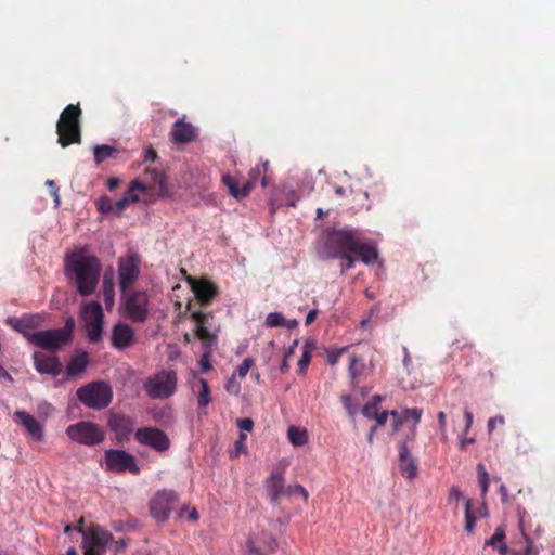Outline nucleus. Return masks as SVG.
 <instances>
[{"label":"nucleus","mask_w":555,"mask_h":555,"mask_svg":"<svg viewBox=\"0 0 555 555\" xmlns=\"http://www.w3.org/2000/svg\"><path fill=\"white\" fill-rule=\"evenodd\" d=\"M64 272L69 281L76 283L77 292L86 297L95 292L101 278L102 264L100 259L87 247H80L66 254Z\"/></svg>","instance_id":"nucleus-1"},{"label":"nucleus","mask_w":555,"mask_h":555,"mask_svg":"<svg viewBox=\"0 0 555 555\" xmlns=\"http://www.w3.org/2000/svg\"><path fill=\"white\" fill-rule=\"evenodd\" d=\"M143 162L146 165L141 176V201L152 203L169 194L165 169L156 151L149 146Z\"/></svg>","instance_id":"nucleus-2"},{"label":"nucleus","mask_w":555,"mask_h":555,"mask_svg":"<svg viewBox=\"0 0 555 555\" xmlns=\"http://www.w3.org/2000/svg\"><path fill=\"white\" fill-rule=\"evenodd\" d=\"M360 236V230L349 227L326 229L321 250L322 257L336 259L345 253L353 251Z\"/></svg>","instance_id":"nucleus-3"},{"label":"nucleus","mask_w":555,"mask_h":555,"mask_svg":"<svg viewBox=\"0 0 555 555\" xmlns=\"http://www.w3.org/2000/svg\"><path fill=\"white\" fill-rule=\"evenodd\" d=\"M137 257L132 255L119 261V287L121 298L127 313L135 321L139 319V293L131 291L130 287L137 278Z\"/></svg>","instance_id":"nucleus-4"},{"label":"nucleus","mask_w":555,"mask_h":555,"mask_svg":"<svg viewBox=\"0 0 555 555\" xmlns=\"http://www.w3.org/2000/svg\"><path fill=\"white\" fill-rule=\"evenodd\" d=\"M81 109L78 104H69L60 115L56 124L57 143L62 147L81 143Z\"/></svg>","instance_id":"nucleus-5"},{"label":"nucleus","mask_w":555,"mask_h":555,"mask_svg":"<svg viewBox=\"0 0 555 555\" xmlns=\"http://www.w3.org/2000/svg\"><path fill=\"white\" fill-rule=\"evenodd\" d=\"M74 321L69 318L63 327L25 333V338L43 350L56 351L72 339Z\"/></svg>","instance_id":"nucleus-6"},{"label":"nucleus","mask_w":555,"mask_h":555,"mask_svg":"<svg viewBox=\"0 0 555 555\" xmlns=\"http://www.w3.org/2000/svg\"><path fill=\"white\" fill-rule=\"evenodd\" d=\"M267 170L268 162L256 165L248 172V180L242 186H240L238 181L229 173L222 176V182L227 186L229 194L235 199L240 201L247 197L251 193L253 189L256 186L259 180H261L263 188L267 186Z\"/></svg>","instance_id":"nucleus-7"},{"label":"nucleus","mask_w":555,"mask_h":555,"mask_svg":"<svg viewBox=\"0 0 555 555\" xmlns=\"http://www.w3.org/2000/svg\"><path fill=\"white\" fill-rule=\"evenodd\" d=\"M76 396L85 406L102 410L112 402L113 391L107 383L95 380L78 388Z\"/></svg>","instance_id":"nucleus-8"},{"label":"nucleus","mask_w":555,"mask_h":555,"mask_svg":"<svg viewBox=\"0 0 555 555\" xmlns=\"http://www.w3.org/2000/svg\"><path fill=\"white\" fill-rule=\"evenodd\" d=\"M177 373L172 370H163L149 376L143 388L151 399H168L175 395L177 390Z\"/></svg>","instance_id":"nucleus-9"},{"label":"nucleus","mask_w":555,"mask_h":555,"mask_svg":"<svg viewBox=\"0 0 555 555\" xmlns=\"http://www.w3.org/2000/svg\"><path fill=\"white\" fill-rule=\"evenodd\" d=\"M66 435L70 440L89 447L101 443L105 438L103 428L96 423L89 421H81L69 425L66 428Z\"/></svg>","instance_id":"nucleus-10"},{"label":"nucleus","mask_w":555,"mask_h":555,"mask_svg":"<svg viewBox=\"0 0 555 555\" xmlns=\"http://www.w3.org/2000/svg\"><path fill=\"white\" fill-rule=\"evenodd\" d=\"M82 534L85 555H104L106 546L112 542L113 535L100 526L79 529Z\"/></svg>","instance_id":"nucleus-11"},{"label":"nucleus","mask_w":555,"mask_h":555,"mask_svg":"<svg viewBox=\"0 0 555 555\" xmlns=\"http://www.w3.org/2000/svg\"><path fill=\"white\" fill-rule=\"evenodd\" d=\"M82 315L86 323V331L92 343L99 341L103 331V310L98 301L85 305Z\"/></svg>","instance_id":"nucleus-12"},{"label":"nucleus","mask_w":555,"mask_h":555,"mask_svg":"<svg viewBox=\"0 0 555 555\" xmlns=\"http://www.w3.org/2000/svg\"><path fill=\"white\" fill-rule=\"evenodd\" d=\"M178 502V495L173 491H158L150 502V513L159 522L168 519L170 512Z\"/></svg>","instance_id":"nucleus-13"},{"label":"nucleus","mask_w":555,"mask_h":555,"mask_svg":"<svg viewBox=\"0 0 555 555\" xmlns=\"http://www.w3.org/2000/svg\"><path fill=\"white\" fill-rule=\"evenodd\" d=\"M105 469L113 473L131 472L135 474L139 468L133 455L124 450L109 449L105 451Z\"/></svg>","instance_id":"nucleus-14"},{"label":"nucleus","mask_w":555,"mask_h":555,"mask_svg":"<svg viewBox=\"0 0 555 555\" xmlns=\"http://www.w3.org/2000/svg\"><path fill=\"white\" fill-rule=\"evenodd\" d=\"M286 464L280 463L264 480V488L272 504L278 505L285 493Z\"/></svg>","instance_id":"nucleus-15"},{"label":"nucleus","mask_w":555,"mask_h":555,"mask_svg":"<svg viewBox=\"0 0 555 555\" xmlns=\"http://www.w3.org/2000/svg\"><path fill=\"white\" fill-rule=\"evenodd\" d=\"M168 435L156 427H141V446H146L157 453H165L170 448Z\"/></svg>","instance_id":"nucleus-16"},{"label":"nucleus","mask_w":555,"mask_h":555,"mask_svg":"<svg viewBox=\"0 0 555 555\" xmlns=\"http://www.w3.org/2000/svg\"><path fill=\"white\" fill-rule=\"evenodd\" d=\"M190 318L196 323L194 335L201 340L202 345L217 343V334L210 332L207 324L214 318L211 312L193 311Z\"/></svg>","instance_id":"nucleus-17"},{"label":"nucleus","mask_w":555,"mask_h":555,"mask_svg":"<svg viewBox=\"0 0 555 555\" xmlns=\"http://www.w3.org/2000/svg\"><path fill=\"white\" fill-rule=\"evenodd\" d=\"M14 422L22 425L31 440L40 442L44 438L43 425L31 414L25 411H16L13 415Z\"/></svg>","instance_id":"nucleus-18"},{"label":"nucleus","mask_w":555,"mask_h":555,"mask_svg":"<svg viewBox=\"0 0 555 555\" xmlns=\"http://www.w3.org/2000/svg\"><path fill=\"white\" fill-rule=\"evenodd\" d=\"M190 283L196 299L202 306H208L219 293L218 286L209 280L192 279Z\"/></svg>","instance_id":"nucleus-19"},{"label":"nucleus","mask_w":555,"mask_h":555,"mask_svg":"<svg viewBox=\"0 0 555 555\" xmlns=\"http://www.w3.org/2000/svg\"><path fill=\"white\" fill-rule=\"evenodd\" d=\"M197 132L195 127L184 121V117L178 119L170 131L171 141L175 144H186L196 139Z\"/></svg>","instance_id":"nucleus-20"},{"label":"nucleus","mask_w":555,"mask_h":555,"mask_svg":"<svg viewBox=\"0 0 555 555\" xmlns=\"http://www.w3.org/2000/svg\"><path fill=\"white\" fill-rule=\"evenodd\" d=\"M399 470L406 479H414L417 475V462L411 455L406 442L399 444Z\"/></svg>","instance_id":"nucleus-21"},{"label":"nucleus","mask_w":555,"mask_h":555,"mask_svg":"<svg viewBox=\"0 0 555 555\" xmlns=\"http://www.w3.org/2000/svg\"><path fill=\"white\" fill-rule=\"evenodd\" d=\"M33 358L36 370L41 374H50L56 376L62 371V364L59 358L55 356L35 352Z\"/></svg>","instance_id":"nucleus-22"},{"label":"nucleus","mask_w":555,"mask_h":555,"mask_svg":"<svg viewBox=\"0 0 555 555\" xmlns=\"http://www.w3.org/2000/svg\"><path fill=\"white\" fill-rule=\"evenodd\" d=\"M518 525L522 538L526 541V547L524 550L512 551V555H539V548L534 545L532 539L527 533L526 519L528 517L527 511L518 506L517 507Z\"/></svg>","instance_id":"nucleus-23"},{"label":"nucleus","mask_w":555,"mask_h":555,"mask_svg":"<svg viewBox=\"0 0 555 555\" xmlns=\"http://www.w3.org/2000/svg\"><path fill=\"white\" fill-rule=\"evenodd\" d=\"M139 201V178H134L129 185L127 193L114 203L115 215L119 216L131 203Z\"/></svg>","instance_id":"nucleus-24"},{"label":"nucleus","mask_w":555,"mask_h":555,"mask_svg":"<svg viewBox=\"0 0 555 555\" xmlns=\"http://www.w3.org/2000/svg\"><path fill=\"white\" fill-rule=\"evenodd\" d=\"M89 364L88 353L85 351L75 353L66 365L65 374L67 378L75 377L83 373Z\"/></svg>","instance_id":"nucleus-25"},{"label":"nucleus","mask_w":555,"mask_h":555,"mask_svg":"<svg viewBox=\"0 0 555 555\" xmlns=\"http://www.w3.org/2000/svg\"><path fill=\"white\" fill-rule=\"evenodd\" d=\"M133 337V332L129 325L117 324L113 328L112 343L113 346L121 349L130 345Z\"/></svg>","instance_id":"nucleus-26"},{"label":"nucleus","mask_w":555,"mask_h":555,"mask_svg":"<svg viewBox=\"0 0 555 555\" xmlns=\"http://www.w3.org/2000/svg\"><path fill=\"white\" fill-rule=\"evenodd\" d=\"M486 516L487 508L485 505L480 506L477 511H474L472 500H465V531L467 533H473L476 521Z\"/></svg>","instance_id":"nucleus-27"},{"label":"nucleus","mask_w":555,"mask_h":555,"mask_svg":"<svg viewBox=\"0 0 555 555\" xmlns=\"http://www.w3.org/2000/svg\"><path fill=\"white\" fill-rule=\"evenodd\" d=\"M353 253L356 256H359L361 260L366 264L374 263L378 257L376 248L367 243H364L361 236Z\"/></svg>","instance_id":"nucleus-28"},{"label":"nucleus","mask_w":555,"mask_h":555,"mask_svg":"<svg viewBox=\"0 0 555 555\" xmlns=\"http://www.w3.org/2000/svg\"><path fill=\"white\" fill-rule=\"evenodd\" d=\"M109 427L116 431L119 439H128L131 427L130 422L122 415H113L108 421Z\"/></svg>","instance_id":"nucleus-29"},{"label":"nucleus","mask_w":555,"mask_h":555,"mask_svg":"<svg viewBox=\"0 0 555 555\" xmlns=\"http://www.w3.org/2000/svg\"><path fill=\"white\" fill-rule=\"evenodd\" d=\"M118 155L119 151L112 145H95L93 149V157L96 165H100L107 159H116Z\"/></svg>","instance_id":"nucleus-30"},{"label":"nucleus","mask_w":555,"mask_h":555,"mask_svg":"<svg viewBox=\"0 0 555 555\" xmlns=\"http://www.w3.org/2000/svg\"><path fill=\"white\" fill-rule=\"evenodd\" d=\"M315 349V343L312 339H307L302 347V354L298 361V374L305 375L311 362L312 351Z\"/></svg>","instance_id":"nucleus-31"},{"label":"nucleus","mask_w":555,"mask_h":555,"mask_svg":"<svg viewBox=\"0 0 555 555\" xmlns=\"http://www.w3.org/2000/svg\"><path fill=\"white\" fill-rule=\"evenodd\" d=\"M197 403L201 410H205L211 402L210 388L206 379L199 378L197 380ZM195 390V387L193 388Z\"/></svg>","instance_id":"nucleus-32"},{"label":"nucleus","mask_w":555,"mask_h":555,"mask_svg":"<svg viewBox=\"0 0 555 555\" xmlns=\"http://www.w3.org/2000/svg\"><path fill=\"white\" fill-rule=\"evenodd\" d=\"M365 364L359 356L352 354L350 357L348 374L351 378V384L356 385L359 382V377L363 374Z\"/></svg>","instance_id":"nucleus-33"},{"label":"nucleus","mask_w":555,"mask_h":555,"mask_svg":"<svg viewBox=\"0 0 555 555\" xmlns=\"http://www.w3.org/2000/svg\"><path fill=\"white\" fill-rule=\"evenodd\" d=\"M103 300L107 309H111L114 305V283L107 275L104 276L102 287Z\"/></svg>","instance_id":"nucleus-34"},{"label":"nucleus","mask_w":555,"mask_h":555,"mask_svg":"<svg viewBox=\"0 0 555 555\" xmlns=\"http://www.w3.org/2000/svg\"><path fill=\"white\" fill-rule=\"evenodd\" d=\"M288 439L294 446H304L308 441L307 431L298 427L291 426L287 430Z\"/></svg>","instance_id":"nucleus-35"},{"label":"nucleus","mask_w":555,"mask_h":555,"mask_svg":"<svg viewBox=\"0 0 555 555\" xmlns=\"http://www.w3.org/2000/svg\"><path fill=\"white\" fill-rule=\"evenodd\" d=\"M505 528L503 526L496 527L493 535L485 541V547L491 546L496 548L499 544L505 541Z\"/></svg>","instance_id":"nucleus-36"},{"label":"nucleus","mask_w":555,"mask_h":555,"mask_svg":"<svg viewBox=\"0 0 555 555\" xmlns=\"http://www.w3.org/2000/svg\"><path fill=\"white\" fill-rule=\"evenodd\" d=\"M214 345H216V343H210L208 346L207 345H202L203 348H204V353L202 354V357L199 359V365H201V369H202L203 373H207L208 371L211 370V364H210V361H209V357H210V354L212 352Z\"/></svg>","instance_id":"nucleus-37"},{"label":"nucleus","mask_w":555,"mask_h":555,"mask_svg":"<svg viewBox=\"0 0 555 555\" xmlns=\"http://www.w3.org/2000/svg\"><path fill=\"white\" fill-rule=\"evenodd\" d=\"M9 323L13 328H15L17 332L22 333L25 336V333H28L26 328L33 327L34 323L31 322V319L29 318H22V319H10Z\"/></svg>","instance_id":"nucleus-38"},{"label":"nucleus","mask_w":555,"mask_h":555,"mask_svg":"<svg viewBox=\"0 0 555 555\" xmlns=\"http://www.w3.org/2000/svg\"><path fill=\"white\" fill-rule=\"evenodd\" d=\"M286 324V319L281 312H271L267 315L264 325L267 327H279Z\"/></svg>","instance_id":"nucleus-39"},{"label":"nucleus","mask_w":555,"mask_h":555,"mask_svg":"<svg viewBox=\"0 0 555 555\" xmlns=\"http://www.w3.org/2000/svg\"><path fill=\"white\" fill-rule=\"evenodd\" d=\"M477 475H478V481L481 488V492L485 495L489 488V475L483 466V464L477 465Z\"/></svg>","instance_id":"nucleus-40"},{"label":"nucleus","mask_w":555,"mask_h":555,"mask_svg":"<svg viewBox=\"0 0 555 555\" xmlns=\"http://www.w3.org/2000/svg\"><path fill=\"white\" fill-rule=\"evenodd\" d=\"M96 207H98L99 211H101L102 214H108V212L115 214L114 202L108 196L100 197L96 203Z\"/></svg>","instance_id":"nucleus-41"},{"label":"nucleus","mask_w":555,"mask_h":555,"mask_svg":"<svg viewBox=\"0 0 555 555\" xmlns=\"http://www.w3.org/2000/svg\"><path fill=\"white\" fill-rule=\"evenodd\" d=\"M354 256L356 255L353 251H348V253L343 254V256H338L337 259L341 260L340 268H341L343 273L354 267V263H356Z\"/></svg>","instance_id":"nucleus-42"},{"label":"nucleus","mask_w":555,"mask_h":555,"mask_svg":"<svg viewBox=\"0 0 555 555\" xmlns=\"http://www.w3.org/2000/svg\"><path fill=\"white\" fill-rule=\"evenodd\" d=\"M284 495H286V496L301 495L305 501H307L309 498L307 490L301 485H292V486L286 487Z\"/></svg>","instance_id":"nucleus-43"},{"label":"nucleus","mask_w":555,"mask_h":555,"mask_svg":"<svg viewBox=\"0 0 555 555\" xmlns=\"http://www.w3.org/2000/svg\"><path fill=\"white\" fill-rule=\"evenodd\" d=\"M348 346L346 347H343V348H338V349H332L331 351H328L327 353V362L331 364V365H336L338 363V360L339 358L345 353L347 352L348 350Z\"/></svg>","instance_id":"nucleus-44"},{"label":"nucleus","mask_w":555,"mask_h":555,"mask_svg":"<svg viewBox=\"0 0 555 555\" xmlns=\"http://www.w3.org/2000/svg\"><path fill=\"white\" fill-rule=\"evenodd\" d=\"M422 413H423V411L417 408L405 409L403 411V420L408 421V420L412 418V420H414L415 425H416L421 421Z\"/></svg>","instance_id":"nucleus-45"},{"label":"nucleus","mask_w":555,"mask_h":555,"mask_svg":"<svg viewBox=\"0 0 555 555\" xmlns=\"http://www.w3.org/2000/svg\"><path fill=\"white\" fill-rule=\"evenodd\" d=\"M254 361L250 358H246L243 362L237 366L236 373L241 378H244L249 372Z\"/></svg>","instance_id":"nucleus-46"},{"label":"nucleus","mask_w":555,"mask_h":555,"mask_svg":"<svg viewBox=\"0 0 555 555\" xmlns=\"http://www.w3.org/2000/svg\"><path fill=\"white\" fill-rule=\"evenodd\" d=\"M362 413L367 418H375L378 413V406H376V403L367 402L363 409Z\"/></svg>","instance_id":"nucleus-47"},{"label":"nucleus","mask_w":555,"mask_h":555,"mask_svg":"<svg viewBox=\"0 0 555 555\" xmlns=\"http://www.w3.org/2000/svg\"><path fill=\"white\" fill-rule=\"evenodd\" d=\"M237 426L241 430L251 431L254 428V421L249 417L241 418L237 421Z\"/></svg>","instance_id":"nucleus-48"},{"label":"nucleus","mask_w":555,"mask_h":555,"mask_svg":"<svg viewBox=\"0 0 555 555\" xmlns=\"http://www.w3.org/2000/svg\"><path fill=\"white\" fill-rule=\"evenodd\" d=\"M388 415H389V413L387 411H383L380 413H377V416L374 420H376L378 426H383L386 424ZM390 415L398 416V412L391 411Z\"/></svg>","instance_id":"nucleus-49"},{"label":"nucleus","mask_w":555,"mask_h":555,"mask_svg":"<svg viewBox=\"0 0 555 555\" xmlns=\"http://www.w3.org/2000/svg\"><path fill=\"white\" fill-rule=\"evenodd\" d=\"M46 184L50 188L51 193L54 197L55 206L57 207L60 205V195H59V189L53 180H48Z\"/></svg>","instance_id":"nucleus-50"},{"label":"nucleus","mask_w":555,"mask_h":555,"mask_svg":"<svg viewBox=\"0 0 555 555\" xmlns=\"http://www.w3.org/2000/svg\"><path fill=\"white\" fill-rule=\"evenodd\" d=\"M498 423L503 425L505 423V418L501 415L499 416H495V417H491L489 421H488V433L491 434L494 429L495 426H498Z\"/></svg>","instance_id":"nucleus-51"},{"label":"nucleus","mask_w":555,"mask_h":555,"mask_svg":"<svg viewBox=\"0 0 555 555\" xmlns=\"http://www.w3.org/2000/svg\"><path fill=\"white\" fill-rule=\"evenodd\" d=\"M464 416H465V428H464V431L463 434L466 435L468 433V430L470 429L472 427V424H473V413L470 411H468L467 409L464 410Z\"/></svg>","instance_id":"nucleus-52"},{"label":"nucleus","mask_w":555,"mask_h":555,"mask_svg":"<svg viewBox=\"0 0 555 555\" xmlns=\"http://www.w3.org/2000/svg\"><path fill=\"white\" fill-rule=\"evenodd\" d=\"M318 315H319V310H317V309L310 310L308 312V314L306 315L305 324L306 325L312 324L315 321V319L318 318Z\"/></svg>","instance_id":"nucleus-53"},{"label":"nucleus","mask_w":555,"mask_h":555,"mask_svg":"<svg viewBox=\"0 0 555 555\" xmlns=\"http://www.w3.org/2000/svg\"><path fill=\"white\" fill-rule=\"evenodd\" d=\"M341 402H343L344 406L348 410V412L350 414H353L351 396H349V395L343 396L341 397Z\"/></svg>","instance_id":"nucleus-54"},{"label":"nucleus","mask_w":555,"mask_h":555,"mask_svg":"<svg viewBox=\"0 0 555 555\" xmlns=\"http://www.w3.org/2000/svg\"><path fill=\"white\" fill-rule=\"evenodd\" d=\"M446 413L444 412H439L438 415H437V418H438V423H439V428L442 433L446 431Z\"/></svg>","instance_id":"nucleus-55"},{"label":"nucleus","mask_w":555,"mask_h":555,"mask_svg":"<svg viewBox=\"0 0 555 555\" xmlns=\"http://www.w3.org/2000/svg\"><path fill=\"white\" fill-rule=\"evenodd\" d=\"M449 498L451 500L452 499H455V500L462 499V493H461L460 489L457 487H452L451 490H450Z\"/></svg>","instance_id":"nucleus-56"},{"label":"nucleus","mask_w":555,"mask_h":555,"mask_svg":"<svg viewBox=\"0 0 555 555\" xmlns=\"http://www.w3.org/2000/svg\"><path fill=\"white\" fill-rule=\"evenodd\" d=\"M119 184V179L117 178H109L107 181V188L109 191H114Z\"/></svg>","instance_id":"nucleus-57"},{"label":"nucleus","mask_w":555,"mask_h":555,"mask_svg":"<svg viewBox=\"0 0 555 555\" xmlns=\"http://www.w3.org/2000/svg\"><path fill=\"white\" fill-rule=\"evenodd\" d=\"M496 550H498L500 555H507V553H508V546L505 543V541L502 542L501 544H499Z\"/></svg>","instance_id":"nucleus-58"},{"label":"nucleus","mask_w":555,"mask_h":555,"mask_svg":"<svg viewBox=\"0 0 555 555\" xmlns=\"http://www.w3.org/2000/svg\"><path fill=\"white\" fill-rule=\"evenodd\" d=\"M474 441H475L474 438H463V439H461V441H460V449L464 450L467 444L474 443Z\"/></svg>","instance_id":"nucleus-59"},{"label":"nucleus","mask_w":555,"mask_h":555,"mask_svg":"<svg viewBox=\"0 0 555 555\" xmlns=\"http://www.w3.org/2000/svg\"><path fill=\"white\" fill-rule=\"evenodd\" d=\"M0 378H5L9 382H13L12 376L3 369V366L0 364Z\"/></svg>","instance_id":"nucleus-60"},{"label":"nucleus","mask_w":555,"mask_h":555,"mask_svg":"<svg viewBox=\"0 0 555 555\" xmlns=\"http://www.w3.org/2000/svg\"><path fill=\"white\" fill-rule=\"evenodd\" d=\"M188 518L192 521H195L198 519V513H197L196 508L193 507L192 509L189 511Z\"/></svg>","instance_id":"nucleus-61"},{"label":"nucleus","mask_w":555,"mask_h":555,"mask_svg":"<svg viewBox=\"0 0 555 555\" xmlns=\"http://www.w3.org/2000/svg\"><path fill=\"white\" fill-rule=\"evenodd\" d=\"M297 345H298V340H295L294 344L288 348L287 352L285 353L286 358H289L294 353Z\"/></svg>","instance_id":"nucleus-62"},{"label":"nucleus","mask_w":555,"mask_h":555,"mask_svg":"<svg viewBox=\"0 0 555 555\" xmlns=\"http://www.w3.org/2000/svg\"><path fill=\"white\" fill-rule=\"evenodd\" d=\"M286 326L287 328H295L298 326V321L297 320H286V324L284 325Z\"/></svg>","instance_id":"nucleus-63"},{"label":"nucleus","mask_w":555,"mask_h":555,"mask_svg":"<svg viewBox=\"0 0 555 555\" xmlns=\"http://www.w3.org/2000/svg\"><path fill=\"white\" fill-rule=\"evenodd\" d=\"M288 362H287V358L285 357L284 361L282 362L281 366H280V371L281 373H285L288 371Z\"/></svg>","instance_id":"nucleus-64"}]
</instances>
